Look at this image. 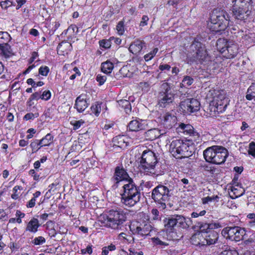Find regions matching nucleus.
Wrapping results in <instances>:
<instances>
[{
    "instance_id": "obj_40",
    "label": "nucleus",
    "mask_w": 255,
    "mask_h": 255,
    "mask_svg": "<svg viewBox=\"0 0 255 255\" xmlns=\"http://www.w3.org/2000/svg\"><path fill=\"white\" fill-rule=\"evenodd\" d=\"M193 79L190 76H185L182 81V85L184 86H189L193 83Z\"/></svg>"
},
{
    "instance_id": "obj_12",
    "label": "nucleus",
    "mask_w": 255,
    "mask_h": 255,
    "mask_svg": "<svg viewBox=\"0 0 255 255\" xmlns=\"http://www.w3.org/2000/svg\"><path fill=\"white\" fill-rule=\"evenodd\" d=\"M191 48L193 51H195L193 54V61L202 63L206 59L207 53L201 42L195 40L192 44Z\"/></svg>"
},
{
    "instance_id": "obj_44",
    "label": "nucleus",
    "mask_w": 255,
    "mask_h": 255,
    "mask_svg": "<svg viewBox=\"0 0 255 255\" xmlns=\"http://www.w3.org/2000/svg\"><path fill=\"white\" fill-rule=\"evenodd\" d=\"M248 218L251 219V221H249L248 225L250 227L253 228L255 226V214L250 213L247 216Z\"/></svg>"
},
{
    "instance_id": "obj_1",
    "label": "nucleus",
    "mask_w": 255,
    "mask_h": 255,
    "mask_svg": "<svg viewBox=\"0 0 255 255\" xmlns=\"http://www.w3.org/2000/svg\"><path fill=\"white\" fill-rule=\"evenodd\" d=\"M113 180L116 183L124 182L123 191L121 194V201L123 204L131 207L139 202L141 195L138 188L123 167L118 166L116 168Z\"/></svg>"
},
{
    "instance_id": "obj_27",
    "label": "nucleus",
    "mask_w": 255,
    "mask_h": 255,
    "mask_svg": "<svg viewBox=\"0 0 255 255\" xmlns=\"http://www.w3.org/2000/svg\"><path fill=\"white\" fill-rule=\"evenodd\" d=\"M218 238V234L215 231L210 232L209 234L206 236L205 239L206 241L207 245H210L214 244Z\"/></svg>"
},
{
    "instance_id": "obj_19",
    "label": "nucleus",
    "mask_w": 255,
    "mask_h": 255,
    "mask_svg": "<svg viewBox=\"0 0 255 255\" xmlns=\"http://www.w3.org/2000/svg\"><path fill=\"white\" fill-rule=\"evenodd\" d=\"M145 43L144 41L140 39H136L131 43L129 47V50L133 54L139 53L143 47L145 46Z\"/></svg>"
},
{
    "instance_id": "obj_10",
    "label": "nucleus",
    "mask_w": 255,
    "mask_h": 255,
    "mask_svg": "<svg viewBox=\"0 0 255 255\" xmlns=\"http://www.w3.org/2000/svg\"><path fill=\"white\" fill-rule=\"evenodd\" d=\"M164 226L166 230L169 232H172L175 227H181L186 228L188 227L185 218L178 215H175L163 220Z\"/></svg>"
},
{
    "instance_id": "obj_11",
    "label": "nucleus",
    "mask_w": 255,
    "mask_h": 255,
    "mask_svg": "<svg viewBox=\"0 0 255 255\" xmlns=\"http://www.w3.org/2000/svg\"><path fill=\"white\" fill-rule=\"evenodd\" d=\"M222 234L227 239L239 242L243 240L246 231L244 228L238 226L227 227L222 230Z\"/></svg>"
},
{
    "instance_id": "obj_62",
    "label": "nucleus",
    "mask_w": 255,
    "mask_h": 255,
    "mask_svg": "<svg viewBox=\"0 0 255 255\" xmlns=\"http://www.w3.org/2000/svg\"><path fill=\"white\" fill-rule=\"evenodd\" d=\"M36 200L34 198H32V199L28 202L26 205L27 207L28 208H32L35 205Z\"/></svg>"
},
{
    "instance_id": "obj_45",
    "label": "nucleus",
    "mask_w": 255,
    "mask_h": 255,
    "mask_svg": "<svg viewBox=\"0 0 255 255\" xmlns=\"http://www.w3.org/2000/svg\"><path fill=\"white\" fill-rule=\"evenodd\" d=\"M49 72V68L47 66H42L39 69V74L46 76Z\"/></svg>"
},
{
    "instance_id": "obj_43",
    "label": "nucleus",
    "mask_w": 255,
    "mask_h": 255,
    "mask_svg": "<svg viewBox=\"0 0 255 255\" xmlns=\"http://www.w3.org/2000/svg\"><path fill=\"white\" fill-rule=\"evenodd\" d=\"M45 242L46 241L44 237L39 236L35 238L32 241V243L34 245H41L44 244Z\"/></svg>"
},
{
    "instance_id": "obj_42",
    "label": "nucleus",
    "mask_w": 255,
    "mask_h": 255,
    "mask_svg": "<svg viewBox=\"0 0 255 255\" xmlns=\"http://www.w3.org/2000/svg\"><path fill=\"white\" fill-rule=\"evenodd\" d=\"M113 142L115 143H117L118 146L121 147L124 143V139L123 136H117L113 138Z\"/></svg>"
},
{
    "instance_id": "obj_8",
    "label": "nucleus",
    "mask_w": 255,
    "mask_h": 255,
    "mask_svg": "<svg viewBox=\"0 0 255 255\" xmlns=\"http://www.w3.org/2000/svg\"><path fill=\"white\" fill-rule=\"evenodd\" d=\"M252 0H233V13L239 20L247 18L250 14V2Z\"/></svg>"
},
{
    "instance_id": "obj_37",
    "label": "nucleus",
    "mask_w": 255,
    "mask_h": 255,
    "mask_svg": "<svg viewBox=\"0 0 255 255\" xmlns=\"http://www.w3.org/2000/svg\"><path fill=\"white\" fill-rule=\"evenodd\" d=\"M213 98V99L212 101H216V102H217V100L220 101L227 99L226 98L225 94L223 91H217L215 92V96H214Z\"/></svg>"
},
{
    "instance_id": "obj_64",
    "label": "nucleus",
    "mask_w": 255,
    "mask_h": 255,
    "mask_svg": "<svg viewBox=\"0 0 255 255\" xmlns=\"http://www.w3.org/2000/svg\"><path fill=\"white\" fill-rule=\"evenodd\" d=\"M11 5V2L10 1H3L1 3L0 5L2 8L6 9L7 7Z\"/></svg>"
},
{
    "instance_id": "obj_52",
    "label": "nucleus",
    "mask_w": 255,
    "mask_h": 255,
    "mask_svg": "<svg viewBox=\"0 0 255 255\" xmlns=\"http://www.w3.org/2000/svg\"><path fill=\"white\" fill-rule=\"evenodd\" d=\"M51 97V93L50 91H44L41 95V99L47 101Z\"/></svg>"
},
{
    "instance_id": "obj_31",
    "label": "nucleus",
    "mask_w": 255,
    "mask_h": 255,
    "mask_svg": "<svg viewBox=\"0 0 255 255\" xmlns=\"http://www.w3.org/2000/svg\"><path fill=\"white\" fill-rule=\"evenodd\" d=\"M53 136L50 134H47L43 138L40 140L42 147L49 146L52 142Z\"/></svg>"
},
{
    "instance_id": "obj_28",
    "label": "nucleus",
    "mask_w": 255,
    "mask_h": 255,
    "mask_svg": "<svg viewBox=\"0 0 255 255\" xmlns=\"http://www.w3.org/2000/svg\"><path fill=\"white\" fill-rule=\"evenodd\" d=\"M114 68L113 63L109 60L103 62L101 64V70L105 74H110Z\"/></svg>"
},
{
    "instance_id": "obj_26",
    "label": "nucleus",
    "mask_w": 255,
    "mask_h": 255,
    "mask_svg": "<svg viewBox=\"0 0 255 255\" xmlns=\"http://www.w3.org/2000/svg\"><path fill=\"white\" fill-rule=\"evenodd\" d=\"M178 131L184 133L185 134H189L192 133L194 130L193 127L189 124L185 125L181 123L179 127L177 128Z\"/></svg>"
},
{
    "instance_id": "obj_23",
    "label": "nucleus",
    "mask_w": 255,
    "mask_h": 255,
    "mask_svg": "<svg viewBox=\"0 0 255 255\" xmlns=\"http://www.w3.org/2000/svg\"><path fill=\"white\" fill-rule=\"evenodd\" d=\"M165 133H166L165 132H162L161 130L157 128L150 129L145 132V137L150 140H153Z\"/></svg>"
},
{
    "instance_id": "obj_46",
    "label": "nucleus",
    "mask_w": 255,
    "mask_h": 255,
    "mask_svg": "<svg viewBox=\"0 0 255 255\" xmlns=\"http://www.w3.org/2000/svg\"><path fill=\"white\" fill-rule=\"evenodd\" d=\"M116 28H117L118 33L120 35H122L125 31L124 22L123 21H119L117 25Z\"/></svg>"
},
{
    "instance_id": "obj_36",
    "label": "nucleus",
    "mask_w": 255,
    "mask_h": 255,
    "mask_svg": "<svg viewBox=\"0 0 255 255\" xmlns=\"http://www.w3.org/2000/svg\"><path fill=\"white\" fill-rule=\"evenodd\" d=\"M92 113L95 116H98L101 112V103L95 102L91 107Z\"/></svg>"
},
{
    "instance_id": "obj_41",
    "label": "nucleus",
    "mask_w": 255,
    "mask_h": 255,
    "mask_svg": "<svg viewBox=\"0 0 255 255\" xmlns=\"http://www.w3.org/2000/svg\"><path fill=\"white\" fill-rule=\"evenodd\" d=\"M27 83L31 85L33 88L37 87H40L44 85V83L42 81H39L37 83H35L31 78H29L27 80Z\"/></svg>"
},
{
    "instance_id": "obj_29",
    "label": "nucleus",
    "mask_w": 255,
    "mask_h": 255,
    "mask_svg": "<svg viewBox=\"0 0 255 255\" xmlns=\"http://www.w3.org/2000/svg\"><path fill=\"white\" fill-rule=\"evenodd\" d=\"M246 98L249 101L254 100L255 101V83H253L247 90Z\"/></svg>"
},
{
    "instance_id": "obj_39",
    "label": "nucleus",
    "mask_w": 255,
    "mask_h": 255,
    "mask_svg": "<svg viewBox=\"0 0 255 255\" xmlns=\"http://www.w3.org/2000/svg\"><path fill=\"white\" fill-rule=\"evenodd\" d=\"M158 49L157 48H155L152 51L144 55V58L146 61H148L151 60L157 53Z\"/></svg>"
},
{
    "instance_id": "obj_15",
    "label": "nucleus",
    "mask_w": 255,
    "mask_h": 255,
    "mask_svg": "<svg viewBox=\"0 0 255 255\" xmlns=\"http://www.w3.org/2000/svg\"><path fill=\"white\" fill-rule=\"evenodd\" d=\"M130 229L134 233L144 236L149 235L151 230V227L148 223H142L137 225L135 227L133 225H131Z\"/></svg>"
},
{
    "instance_id": "obj_13",
    "label": "nucleus",
    "mask_w": 255,
    "mask_h": 255,
    "mask_svg": "<svg viewBox=\"0 0 255 255\" xmlns=\"http://www.w3.org/2000/svg\"><path fill=\"white\" fill-rule=\"evenodd\" d=\"M180 107L185 113L190 114L200 110V104L197 99H187L181 103Z\"/></svg>"
},
{
    "instance_id": "obj_35",
    "label": "nucleus",
    "mask_w": 255,
    "mask_h": 255,
    "mask_svg": "<svg viewBox=\"0 0 255 255\" xmlns=\"http://www.w3.org/2000/svg\"><path fill=\"white\" fill-rule=\"evenodd\" d=\"M0 54H2L5 57H8L10 54V47L7 44L0 45Z\"/></svg>"
},
{
    "instance_id": "obj_60",
    "label": "nucleus",
    "mask_w": 255,
    "mask_h": 255,
    "mask_svg": "<svg viewBox=\"0 0 255 255\" xmlns=\"http://www.w3.org/2000/svg\"><path fill=\"white\" fill-rule=\"evenodd\" d=\"M206 212L205 210H202L200 211L199 213L197 212H193L191 214V217L192 218H197L199 216H204L206 214Z\"/></svg>"
},
{
    "instance_id": "obj_51",
    "label": "nucleus",
    "mask_w": 255,
    "mask_h": 255,
    "mask_svg": "<svg viewBox=\"0 0 255 255\" xmlns=\"http://www.w3.org/2000/svg\"><path fill=\"white\" fill-rule=\"evenodd\" d=\"M100 45L105 48H109L111 47V42L108 40H102L100 42Z\"/></svg>"
},
{
    "instance_id": "obj_49",
    "label": "nucleus",
    "mask_w": 255,
    "mask_h": 255,
    "mask_svg": "<svg viewBox=\"0 0 255 255\" xmlns=\"http://www.w3.org/2000/svg\"><path fill=\"white\" fill-rule=\"evenodd\" d=\"M39 114L38 113H27L24 116V119L26 120H33L35 118H37Z\"/></svg>"
},
{
    "instance_id": "obj_7",
    "label": "nucleus",
    "mask_w": 255,
    "mask_h": 255,
    "mask_svg": "<svg viewBox=\"0 0 255 255\" xmlns=\"http://www.w3.org/2000/svg\"><path fill=\"white\" fill-rule=\"evenodd\" d=\"M127 215L122 209L110 210L107 216V226L113 229H118L126 221Z\"/></svg>"
},
{
    "instance_id": "obj_50",
    "label": "nucleus",
    "mask_w": 255,
    "mask_h": 255,
    "mask_svg": "<svg viewBox=\"0 0 255 255\" xmlns=\"http://www.w3.org/2000/svg\"><path fill=\"white\" fill-rule=\"evenodd\" d=\"M249 154L255 157V143L253 142L250 143Z\"/></svg>"
},
{
    "instance_id": "obj_54",
    "label": "nucleus",
    "mask_w": 255,
    "mask_h": 255,
    "mask_svg": "<svg viewBox=\"0 0 255 255\" xmlns=\"http://www.w3.org/2000/svg\"><path fill=\"white\" fill-rule=\"evenodd\" d=\"M139 85L141 88L142 90L145 92L148 91L150 87V84L148 82H140Z\"/></svg>"
},
{
    "instance_id": "obj_9",
    "label": "nucleus",
    "mask_w": 255,
    "mask_h": 255,
    "mask_svg": "<svg viewBox=\"0 0 255 255\" xmlns=\"http://www.w3.org/2000/svg\"><path fill=\"white\" fill-rule=\"evenodd\" d=\"M174 100V94L171 89L170 86L167 83H163L160 87L158 95V105L165 108Z\"/></svg>"
},
{
    "instance_id": "obj_33",
    "label": "nucleus",
    "mask_w": 255,
    "mask_h": 255,
    "mask_svg": "<svg viewBox=\"0 0 255 255\" xmlns=\"http://www.w3.org/2000/svg\"><path fill=\"white\" fill-rule=\"evenodd\" d=\"M11 37L7 32L0 31V45L7 44Z\"/></svg>"
},
{
    "instance_id": "obj_38",
    "label": "nucleus",
    "mask_w": 255,
    "mask_h": 255,
    "mask_svg": "<svg viewBox=\"0 0 255 255\" xmlns=\"http://www.w3.org/2000/svg\"><path fill=\"white\" fill-rule=\"evenodd\" d=\"M116 249L115 245L111 244L107 247H104L102 248V255H107L109 251H113Z\"/></svg>"
},
{
    "instance_id": "obj_63",
    "label": "nucleus",
    "mask_w": 255,
    "mask_h": 255,
    "mask_svg": "<svg viewBox=\"0 0 255 255\" xmlns=\"http://www.w3.org/2000/svg\"><path fill=\"white\" fill-rule=\"evenodd\" d=\"M247 243H251L255 242V233H253L249 238L246 241Z\"/></svg>"
},
{
    "instance_id": "obj_4",
    "label": "nucleus",
    "mask_w": 255,
    "mask_h": 255,
    "mask_svg": "<svg viewBox=\"0 0 255 255\" xmlns=\"http://www.w3.org/2000/svg\"><path fill=\"white\" fill-rule=\"evenodd\" d=\"M229 16L226 11L214 9L210 16V23L208 24L212 31L219 32L225 30L228 25Z\"/></svg>"
},
{
    "instance_id": "obj_3",
    "label": "nucleus",
    "mask_w": 255,
    "mask_h": 255,
    "mask_svg": "<svg viewBox=\"0 0 255 255\" xmlns=\"http://www.w3.org/2000/svg\"><path fill=\"white\" fill-rule=\"evenodd\" d=\"M204 157L206 161L216 164L225 162L228 156L227 149L223 146L214 145L204 151Z\"/></svg>"
},
{
    "instance_id": "obj_6",
    "label": "nucleus",
    "mask_w": 255,
    "mask_h": 255,
    "mask_svg": "<svg viewBox=\"0 0 255 255\" xmlns=\"http://www.w3.org/2000/svg\"><path fill=\"white\" fill-rule=\"evenodd\" d=\"M217 49L226 58H234L238 53V45L225 38H219L216 42Z\"/></svg>"
},
{
    "instance_id": "obj_55",
    "label": "nucleus",
    "mask_w": 255,
    "mask_h": 255,
    "mask_svg": "<svg viewBox=\"0 0 255 255\" xmlns=\"http://www.w3.org/2000/svg\"><path fill=\"white\" fill-rule=\"evenodd\" d=\"M232 191L234 192L235 194V197H238L242 196L244 193V191H239V190L235 187H233L231 189Z\"/></svg>"
},
{
    "instance_id": "obj_17",
    "label": "nucleus",
    "mask_w": 255,
    "mask_h": 255,
    "mask_svg": "<svg viewBox=\"0 0 255 255\" xmlns=\"http://www.w3.org/2000/svg\"><path fill=\"white\" fill-rule=\"evenodd\" d=\"M177 119L175 116L169 113L164 114L162 117L163 126L167 128H171L177 124Z\"/></svg>"
},
{
    "instance_id": "obj_58",
    "label": "nucleus",
    "mask_w": 255,
    "mask_h": 255,
    "mask_svg": "<svg viewBox=\"0 0 255 255\" xmlns=\"http://www.w3.org/2000/svg\"><path fill=\"white\" fill-rule=\"evenodd\" d=\"M149 18L147 15H143L141 20L140 23V26H144L147 24V21Z\"/></svg>"
},
{
    "instance_id": "obj_22",
    "label": "nucleus",
    "mask_w": 255,
    "mask_h": 255,
    "mask_svg": "<svg viewBox=\"0 0 255 255\" xmlns=\"http://www.w3.org/2000/svg\"><path fill=\"white\" fill-rule=\"evenodd\" d=\"M192 154L191 147L188 143L183 142L181 149L177 154V158L188 157Z\"/></svg>"
},
{
    "instance_id": "obj_5",
    "label": "nucleus",
    "mask_w": 255,
    "mask_h": 255,
    "mask_svg": "<svg viewBox=\"0 0 255 255\" xmlns=\"http://www.w3.org/2000/svg\"><path fill=\"white\" fill-rule=\"evenodd\" d=\"M172 187L159 185L152 190L151 198L157 204L159 208L164 209L172 194Z\"/></svg>"
},
{
    "instance_id": "obj_47",
    "label": "nucleus",
    "mask_w": 255,
    "mask_h": 255,
    "mask_svg": "<svg viewBox=\"0 0 255 255\" xmlns=\"http://www.w3.org/2000/svg\"><path fill=\"white\" fill-rule=\"evenodd\" d=\"M220 255H238V253L235 250H226L222 252Z\"/></svg>"
},
{
    "instance_id": "obj_34",
    "label": "nucleus",
    "mask_w": 255,
    "mask_h": 255,
    "mask_svg": "<svg viewBox=\"0 0 255 255\" xmlns=\"http://www.w3.org/2000/svg\"><path fill=\"white\" fill-rule=\"evenodd\" d=\"M30 146L31 148L32 153L36 152L42 147L40 140L38 139H35L32 141L30 144Z\"/></svg>"
},
{
    "instance_id": "obj_59",
    "label": "nucleus",
    "mask_w": 255,
    "mask_h": 255,
    "mask_svg": "<svg viewBox=\"0 0 255 255\" xmlns=\"http://www.w3.org/2000/svg\"><path fill=\"white\" fill-rule=\"evenodd\" d=\"M152 240H153V242L154 244L156 245H161V246L168 245L167 244L161 241L158 238H153Z\"/></svg>"
},
{
    "instance_id": "obj_14",
    "label": "nucleus",
    "mask_w": 255,
    "mask_h": 255,
    "mask_svg": "<svg viewBox=\"0 0 255 255\" xmlns=\"http://www.w3.org/2000/svg\"><path fill=\"white\" fill-rule=\"evenodd\" d=\"M228 104V100L212 101L209 107V113L211 116H216L219 113L225 111Z\"/></svg>"
},
{
    "instance_id": "obj_25",
    "label": "nucleus",
    "mask_w": 255,
    "mask_h": 255,
    "mask_svg": "<svg viewBox=\"0 0 255 255\" xmlns=\"http://www.w3.org/2000/svg\"><path fill=\"white\" fill-rule=\"evenodd\" d=\"M78 32V28L76 25L72 24L69 26L66 30L65 34H68V39L71 40L73 38H75Z\"/></svg>"
},
{
    "instance_id": "obj_30",
    "label": "nucleus",
    "mask_w": 255,
    "mask_h": 255,
    "mask_svg": "<svg viewBox=\"0 0 255 255\" xmlns=\"http://www.w3.org/2000/svg\"><path fill=\"white\" fill-rule=\"evenodd\" d=\"M119 106L124 109L125 112L128 114L131 110V107L130 102L126 100H121L118 101Z\"/></svg>"
},
{
    "instance_id": "obj_56",
    "label": "nucleus",
    "mask_w": 255,
    "mask_h": 255,
    "mask_svg": "<svg viewBox=\"0 0 255 255\" xmlns=\"http://www.w3.org/2000/svg\"><path fill=\"white\" fill-rule=\"evenodd\" d=\"M151 213L153 220H156L159 218V212L157 209H153Z\"/></svg>"
},
{
    "instance_id": "obj_18",
    "label": "nucleus",
    "mask_w": 255,
    "mask_h": 255,
    "mask_svg": "<svg viewBox=\"0 0 255 255\" xmlns=\"http://www.w3.org/2000/svg\"><path fill=\"white\" fill-rule=\"evenodd\" d=\"M88 104L85 98V96L83 95H80L77 98L74 108H76L78 112H83L87 107Z\"/></svg>"
},
{
    "instance_id": "obj_61",
    "label": "nucleus",
    "mask_w": 255,
    "mask_h": 255,
    "mask_svg": "<svg viewBox=\"0 0 255 255\" xmlns=\"http://www.w3.org/2000/svg\"><path fill=\"white\" fill-rule=\"evenodd\" d=\"M29 173L33 177L35 180H38L39 179V175L35 173V171L34 169H31Z\"/></svg>"
},
{
    "instance_id": "obj_53",
    "label": "nucleus",
    "mask_w": 255,
    "mask_h": 255,
    "mask_svg": "<svg viewBox=\"0 0 255 255\" xmlns=\"http://www.w3.org/2000/svg\"><path fill=\"white\" fill-rule=\"evenodd\" d=\"M71 123L74 126V129H78L84 123V122L81 120L77 121H74Z\"/></svg>"
},
{
    "instance_id": "obj_57",
    "label": "nucleus",
    "mask_w": 255,
    "mask_h": 255,
    "mask_svg": "<svg viewBox=\"0 0 255 255\" xmlns=\"http://www.w3.org/2000/svg\"><path fill=\"white\" fill-rule=\"evenodd\" d=\"M39 99H41V95L39 92L34 93L30 98V100H38Z\"/></svg>"
},
{
    "instance_id": "obj_2",
    "label": "nucleus",
    "mask_w": 255,
    "mask_h": 255,
    "mask_svg": "<svg viewBox=\"0 0 255 255\" xmlns=\"http://www.w3.org/2000/svg\"><path fill=\"white\" fill-rule=\"evenodd\" d=\"M158 161L155 154L151 150H144L140 160V170L144 174L157 176L161 174L158 168Z\"/></svg>"
},
{
    "instance_id": "obj_48",
    "label": "nucleus",
    "mask_w": 255,
    "mask_h": 255,
    "mask_svg": "<svg viewBox=\"0 0 255 255\" xmlns=\"http://www.w3.org/2000/svg\"><path fill=\"white\" fill-rule=\"evenodd\" d=\"M107 80V76L105 75H102L98 74L97 76L96 80L99 82L100 85H102L104 84Z\"/></svg>"
},
{
    "instance_id": "obj_20",
    "label": "nucleus",
    "mask_w": 255,
    "mask_h": 255,
    "mask_svg": "<svg viewBox=\"0 0 255 255\" xmlns=\"http://www.w3.org/2000/svg\"><path fill=\"white\" fill-rule=\"evenodd\" d=\"M183 143V140L177 139L172 140L171 142L169 151L174 157L177 158V154L180 151V149L181 148Z\"/></svg>"
},
{
    "instance_id": "obj_24",
    "label": "nucleus",
    "mask_w": 255,
    "mask_h": 255,
    "mask_svg": "<svg viewBox=\"0 0 255 255\" xmlns=\"http://www.w3.org/2000/svg\"><path fill=\"white\" fill-rule=\"evenodd\" d=\"M39 226L38 220L36 218H33L28 222L26 230L32 233H36Z\"/></svg>"
},
{
    "instance_id": "obj_16",
    "label": "nucleus",
    "mask_w": 255,
    "mask_h": 255,
    "mask_svg": "<svg viewBox=\"0 0 255 255\" xmlns=\"http://www.w3.org/2000/svg\"><path fill=\"white\" fill-rule=\"evenodd\" d=\"M196 227L199 229L200 232L209 233L211 230L220 228L222 227L221 225L218 222L204 223L199 222L196 225Z\"/></svg>"
},
{
    "instance_id": "obj_32",
    "label": "nucleus",
    "mask_w": 255,
    "mask_h": 255,
    "mask_svg": "<svg viewBox=\"0 0 255 255\" xmlns=\"http://www.w3.org/2000/svg\"><path fill=\"white\" fill-rule=\"evenodd\" d=\"M189 136L190 139L189 140L192 141L194 144H198L202 141V138L199 133L195 130H194Z\"/></svg>"
},
{
    "instance_id": "obj_21",
    "label": "nucleus",
    "mask_w": 255,
    "mask_h": 255,
    "mask_svg": "<svg viewBox=\"0 0 255 255\" xmlns=\"http://www.w3.org/2000/svg\"><path fill=\"white\" fill-rule=\"evenodd\" d=\"M146 127V125L143 123L142 121L136 120L130 121L128 126L130 130L135 131L144 129Z\"/></svg>"
}]
</instances>
